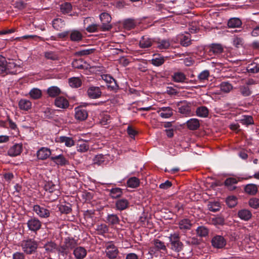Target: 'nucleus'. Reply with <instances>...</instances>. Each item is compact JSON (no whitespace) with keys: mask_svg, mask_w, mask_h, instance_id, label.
I'll use <instances>...</instances> for the list:
<instances>
[{"mask_svg":"<svg viewBox=\"0 0 259 259\" xmlns=\"http://www.w3.org/2000/svg\"><path fill=\"white\" fill-rule=\"evenodd\" d=\"M105 161L104 156L102 154L97 155L93 159V164L100 165Z\"/></svg>","mask_w":259,"mask_h":259,"instance_id":"obj_56","label":"nucleus"},{"mask_svg":"<svg viewBox=\"0 0 259 259\" xmlns=\"http://www.w3.org/2000/svg\"><path fill=\"white\" fill-rule=\"evenodd\" d=\"M168 239L170 244V248L172 250L179 252L182 250L183 244L180 240L179 233L175 232L173 234H170Z\"/></svg>","mask_w":259,"mask_h":259,"instance_id":"obj_4","label":"nucleus"},{"mask_svg":"<svg viewBox=\"0 0 259 259\" xmlns=\"http://www.w3.org/2000/svg\"><path fill=\"white\" fill-rule=\"evenodd\" d=\"M47 93L49 96L51 97H55L61 93V91L58 87L53 86L48 89Z\"/></svg>","mask_w":259,"mask_h":259,"instance_id":"obj_45","label":"nucleus"},{"mask_svg":"<svg viewBox=\"0 0 259 259\" xmlns=\"http://www.w3.org/2000/svg\"><path fill=\"white\" fill-rule=\"evenodd\" d=\"M21 66L14 61L8 62L6 58L0 56V75L5 76L9 74H17L21 71Z\"/></svg>","mask_w":259,"mask_h":259,"instance_id":"obj_1","label":"nucleus"},{"mask_svg":"<svg viewBox=\"0 0 259 259\" xmlns=\"http://www.w3.org/2000/svg\"><path fill=\"white\" fill-rule=\"evenodd\" d=\"M37 157L40 160H45L50 157L52 154L51 150L47 147L40 148L36 153Z\"/></svg>","mask_w":259,"mask_h":259,"instance_id":"obj_14","label":"nucleus"},{"mask_svg":"<svg viewBox=\"0 0 259 259\" xmlns=\"http://www.w3.org/2000/svg\"><path fill=\"white\" fill-rule=\"evenodd\" d=\"M57 142L64 144L67 147H71L75 145V141L72 137L60 136L57 138Z\"/></svg>","mask_w":259,"mask_h":259,"instance_id":"obj_17","label":"nucleus"},{"mask_svg":"<svg viewBox=\"0 0 259 259\" xmlns=\"http://www.w3.org/2000/svg\"><path fill=\"white\" fill-rule=\"evenodd\" d=\"M156 42V40L147 35L141 37L139 42V47L141 49H148L151 48Z\"/></svg>","mask_w":259,"mask_h":259,"instance_id":"obj_8","label":"nucleus"},{"mask_svg":"<svg viewBox=\"0 0 259 259\" xmlns=\"http://www.w3.org/2000/svg\"><path fill=\"white\" fill-rule=\"evenodd\" d=\"M115 205L117 210H123L127 208L129 202L126 199H120L116 201Z\"/></svg>","mask_w":259,"mask_h":259,"instance_id":"obj_30","label":"nucleus"},{"mask_svg":"<svg viewBox=\"0 0 259 259\" xmlns=\"http://www.w3.org/2000/svg\"><path fill=\"white\" fill-rule=\"evenodd\" d=\"M187 127L192 131L196 130L200 126L199 120L196 118H191L186 122Z\"/></svg>","mask_w":259,"mask_h":259,"instance_id":"obj_28","label":"nucleus"},{"mask_svg":"<svg viewBox=\"0 0 259 259\" xmlns=\"http://www.w3.org/2000/svg\"><path fill=\"white\" fill-rule=\"evenodd\" d=\"M50 159L58 166H62L69 164L68 160L62 154L58 155L52 154L50 157Z\"/></svg>","mask_w":259,"mask_h":259,"instance_id":"obj_11","label":"nucleus"},{"mask_svg":"<svg viewBox=\"0 0 259 259\" xmlns=\"http://www.w3.org/2000/svg\"><path fill=\"white\" fill-rule=\"evenodd\" d=\"M244 191L248 195H255L258 191V188L255 184H248L244 186Z\"/></svg>","mask_w":259,"mask_h":259,"instance_id":"obj_25","label":"nucleus"},{"mask_svg":"<svg viewBox=\"0 0 259 259\" xmlns=\"http://www.w3.org/2000/svg\"><path fill=\"white\" fill-rule=\"evenodd\" d=\"M246 70L249 73H256L259 72V66L256 63H251L247 66Z\"/></svg>","mask_w":259,"mask_h":259,"instance_id":"obj_55","label":"nucleus"},{"mask_svg":"<svg viewBox=\"0 0 259 259\" xmlns=\"http://www.w3.org/2000/svg\"><path fill=\"white\" fill-rule=\"evenodd\" d=\"M102 79L109 84L108 87L112 89H115L118 88V85L115 80L110 75L103 74L101 75Z\"/></svg>","mask_w":259,"mask_h":259,"instance_id":"obj_22","label":"nucleus"},{"mask_svg":"<svg viewBox=\"0 0 259 259\" xmlns=\"http://www.w3.org/2000/svg\"><path fill=\"white\" fill-rule=\"evenodd\" d=\"M45 250L48 253L54 252L56 250L58 251L57 244L53 241H49L44 245Z\"/></svg>","mask_w":259,"mask_h":259,"instance_id":"obj_34","label":"nucleus"},{"mask_svg":"<svg viewBox=\"0 0 259 259\" xmlns=\"http://www.w3.org/2000/svg\"><path fill=\"white\" fill-rule=\"evenodd\" d=\"M126 183L128 187L136 188L140 185V180L135 177H131L128 179Z\"/></svg>","mask_w":259,"mask_h":259,"instance_id":"obj_39","label":"nucleus"},{"mask_svg":"<svg viewBox=\"0 0 259 259\" xmlns=\"http://www.w3.org/2000/svg\"><path fill=\"white\" fill-rule=\"evenodd\" d=\"M69 36L72 41L78 42L82 39L83 34L81 31L73 29L69 31Z\"/></svg>","mask_w":259,"mask_h":259,"instance_id":"obj_21","label":"nucleus"},{"mask_svg":"<svg viewBox=\"0 0 259 259\" xmlns=\"http://www.w3.org/2000/svg\"><path fill=\"white\" fill-rule=\"evenodd\" d=\"M88 114L86 110L80 107L75 108V117L78 120H84L88 117Z\"/></svg>","mask_w":259,"mask_h":259,"instance_id":"obj_19","label":"nucleus"},{"mask_svg":"<svg viewBox=\"0 0 259 259\" xmlns=\"http://www.w3.org/2000/svg\"><path fill=\"white\" fill-rule=\"evenodd\" d=\"M122 194V189L119 188H112L110 191V195L113 198H117Z\"/></svg>","mask_w":259,"mask_h":259,"instance_id":"obj_52","label":"nucleus"},{"mask_svg":"<svg viewBox=\"0 0 259 259\" xmlns=\"http://www.w3.org/2000/svg\"><path fill=\"white\" fill-rule=\"evenodd\" d=\"M55 104L59 108L65 109L69 106V102L64 97H58L55 99Z\"/></svg>","mask_w":259,"mask_h":259,"instance_id":"obj_24","label":"nucleus"},{"mask_svg":"<svg viewBox=\"0 0 259 259\" xmlns=\"http://www.w3.org/2000/svg\"><path fill=\"white\" fill-rule=\"evenodd\" d=\"M211 243L214 247L222 248L225 246L226 242L223 236L218 235L213 237L211 240Z\"/></svg>","mask_w":259,"mask_h":259,"instance_id":"obj_15","label":"nucleus"},{"mask_svg":"<svg viewBox=\"0 0 259 259\" xmlns=\"http://www.w3.org/2000/svg\"><path fill=\"white\" fill-rule=\"evenodd\" d=\"M196 231L198 236L201 237H206L208 234V230L204 226L198 227Z\"/></svg>","mask_w":259,"mask_h":259,"instance_id":"obj_49","label":"nucleus"},{"mask_svg":"<svg viewBox=\"0 0 259 259\" xmlns=\"http://www.w3.org/2000/svg\"><path fill=\"white\" fill-rule=\"evenodd\" d=\"M87 250L81 246L76 247L74 249L73 254L76 259H83L87 255Z\"/></svg>","mask_w":259,"mask_h":259,"instance_id":"obj_20","label":"nucleus"},{"mask_svg":"<svg viewBox=\"0 0 259 259\" xmlns=\"http://www.w3.org/2000/svg\"><path fill=\"white\" fill-rule=\"evenodd\" d=\"M240 122L242 124L249 125L254 124L253 119L252 116L249 115L242 116L240 119Z\"/></svg>","mask_w":259,"mask_h":259,"instance_id":"obj_48","label":"nucleus"},{"mask_svg":"<svg viewBox=\"0 0 259 259\" xmlns=\"http://www.w3.org/2000/svg\"><path fill=\"white\" fill-rule=\"evenodd\" d=\"M78 244V240L72 237H66L63 244L58 247V251L62 254H67L70 250L74 249Z\"/></svg>","mask_w":259,"mask_h":259,"instance_id":"obj_2","label":"nucleus"},{"mask_svg":"<svg viewBox=\"0 0 259 259\" xmlns=\"http://www.w3.org/2000/svg\"><path fill=\"white\" fill-rule=\"evenodd\" d=\"M209 75L210 72L209 70H203L198 75V79L200 82H204L205 80H208Z\"/></svg>","mask_w":259,"mask_h":259,"instance_id":"obj_50","label":"nucleus"},{"mask_svg":"<svg viewBox=\"0 0 259 259\" xmlns=\"http://www.w3.org/2000/svg\"><path fill=\"white\" fill-rule=\"evenodd\" d=\"M248 205L254 209H257L259 208V198L256 197L250 198L248 201Z\"/></svg>","mask_w":259,"mask_h":259,"instance_id":"obj_59","label":"nucleus"},{"mask_svg":"<svg viewBox=\"0 0 259 259\" xmlns=\"http://www.w3.org/2000/svg\"><path fill=\"white\" fill-rule=\"evenodd\" d=\"M89 97L91 99H97L101 97L102 92L99 87L92 86L87 91Z\"/></svg>","mask_w":259,"mask_h":259,"instance_id":"obj_16","label":"nucleus"},{"mask_svg":"<svg viewBox=\"0 0 259 259\" xmlns=\"http://www.w3.org/2000/svg\"><path fill=\"white\" fill-rule=\"evenodd\" d=\"M153 244L154 246L158 250H166V246L164 244V243L158 239H155L153 241Z\"/></svg>","mask_w":259,"mask_h":259,"instance_id":"obj_54","label":"nucleus"},{"mask_svg":"<svg viewBox=\"0 0 259 259\" xmlns=\"http://www.w3.org/2000/svg\"><path fill=\"white\" fill-rule=\"evenodd\" d=\"M173 81L176 82H184L187 79L186 75L182 72H176L172 75Z\"/></svg>","mask_w":259,"mask_h":259,"instance_id":"obj_29","label":"nucleus"},{"mask_svg":"<svg viewBox=\"0 0 259 259\" xmlns=\"http://www.w3.org/2000/svg\"><path fill=\"white\" fill-rule=\"evenodd\" d=\"M65 25V23L64 21L61 18L55 19L53 21V26L57 30H60L62 28L64 27Z\"/></svg>","mask_w":259,"mask_h":259,"instance_id":"obj_40","label":"nucleus"},{"mask_svg":"<svg viewBox=\"0 0 259 259\" xmlns=\"http://www.w3.org/2000/svg\"><path fill=\"white\" fill-rule=\"evenodd\" d=\"M27 225L29 230L33 232H36L41 227V222L36 218L29 219L27 223Z\"/></svg>","mask_w":259,"mask_h":259,"instance_id":"obj_10","label":"nucleus"},{"mask_svg":"<svg viewBox=\"0 0 259 259\" xmlns=\"http://www.w3.org/2000/svg\"><path fill=\"white\" fill-rule=\"evenodd\" d=\"M22 151V145L16 144L8 150V154L11 156H16L20 154Z\"/></svg>","mask_w":259,"mask_h":259,"instance_id":"obj_23","label":"nucleus"},{"mask_svg":"<svg viewBox=\"0 0 259 259\" xmlns=\"http://www.w3.org/2000/svg\"><path fill=\"white\" fill-rule=\"evenodd\" d=\"M106 256L109 259H115L117 258L119 250L117 247L112 243L110 242L106 245Z\"/></svg>","mask_w":259,"mask_h":259,"instance_id":"obj_6","label":"nucleus"},{"mask_svg":"<svg viewBox=\"0 0 259 259\" xmlns=\"http://www.w3.org/2000/svg\"><path fill=\"white\" fill-rule=\"evenodd\" d=\"M94 52V49H84L76 52V55L79 56H86L93 53Z\"/></svg>","mask_w":259,"mask_h":259,"instance_id":"obj_63","label":"nucleus"},{"mask_svg":"<svg viewBox=\"0 0 259 259\" xmlns=\"http://www.w3.org/2000/svg\"><path fill=\"white\" fill-rule=\"evenodd\" d=\"M95 230L98 234L103 235L108 232L109 228L107 225L101 224L97 225Z\"/></svg>","mask_w":259,"mask_h":259,"instance_id":"obj_44","label":"nucleus"},{"mask_svg":"<svg viewBox=\"0 0 259 259\" xmlns=\"http://www.w3.org/2000/svg\"><path fill=\"white\" fill-rule=\"evenodd\" d=\"M44 189L50 193L58 192V187L52 182H47L44 186Z\"/></svg>","mask_w":259,"mask_h":259,"instance_id":"obj_42","label":"nucleus"},{"mask_svg":"<svg viewBox=\"0 0 259 259\" xmlns=\"http://www.w3.org/2000/svg\"><path fill=\"white\" fill-rule=\"evenodd\" d=\"M18 106L21 110L28 111L31 108V102L25 99H21L18 103Z\"/></svg>","mask_w":259,"mask_h":259,"instance_id":"obj_27","label":"nucleus"},{"mask_svg":"<svg viewBox=\"0 0 259 259\" xmlns=\"http://www.w3.org/2000/svg\"><path fill=\"white\" fill-rule=\"evenodd\" d=\"M242 25L241 20L237 18H233L229 19L228 26L230 28H238Z\"/></svg>","mask_w":259,"mask_h":259,"instance_id":"obj_37","label":"nucleus"},{"mask_svg":"<svg viewBox=\"0 0 259 259\" xmlns=\"http://www.w3.org/2000/svg\"><path fill=\"white\" fill-rule=\"evenodd\" d=\"M238 216L241 220L248 221L251 218L252 213L250 210L243 209L238 211Z\"/></svg>","mask_w":259,"mask_h":259,"instance_id":"obj_26","label":"nucleus"},{"mask_svg":"<svg viewBox=\"0 0 259 259\" xmlns=\"http://www.w3.org/2000/svg\"><path fill=\"white\" fill-rule=\"evenodd\" d=\"M208 208L210 211L217 212L220 209L221 206L218 202H209L208 204Z\"/></svg>","mask_w":259,"mask_h":259,"instance_id":"obj_58","label":"nucleus"},{"mask_svg":"<svg viewBox=\"0 0 259 259\" xmlns=\"http://www.w3.org/2000/svg\"><path fill=\"white\" fill-rule=\"evenodd\" d=\"M178 225L181 230L183 232H186L191 229L192 224L189 219H183L179 222Z\"/></svg>","mask_w":259,"mask_h":259,"instance_id":"obj_18","label":"nucleus"},{"mask_svg":"<svg viewBox=\"0 0 259 259\" xmlns=\"http://www.w3.org/2000/svg\"><path fill=\"white\" fill-rule=\"evenodd\" d=\"M30 98L34 100L40 99L42 96L41 91L37 88H33L29 92Z\"/></svg>","mask_w":259,"mask_h":259,"instance_id":"obj_35","label":"nucleus"},{"mask_svg":"<svg viewBox=\"0 0 259 259\" xmlns=\"http://www.w3.org/2000/svg\"><path fill=\"white\" fill-rule=\"evenodd\" d=\"M224 51L222 46L218 44H212L207 46L205 49L206 55L211 58L221 54Z\"/></svg>","mask_w":259,"mask_h":259,"instance_id":"obj_5","label":"nucleus"},{"mask_svg":"<svg viewBox=\"0 0 259 259\" xmlns=\"http://www.w3.org/2000/svg\"><path fill=\"white\" fill-rule=\"evenodd\" d=\"M100 20L102 22L101 29L103 31L109 30L111 28V25L110 22L111 21L110 15L107 13H102L100 16Z\"/></svg>","mask_w":259,"mask_h":259,"instance_id":"obj_7","label":"nucleus"},{"mask_svg":"<svg viewBox=\"0 0 259 259\" xmlns=\"http://www.w3.org/2000/svg\"><path fill=\"white\" fill-rule=\"evenodd\" d=\"M136 25L135 20L132 19H127L125 20L123 22L124 27L127 29L131 30L134 28Z\"/></svg>","mask_w":259,"mask_h":259,"instance_id":"obj_51","label":"nucleus"},{"mask_svg":"<svg viewBox=\"0 0 259 259\" xmlns=\"http://www.w3.org/2000/svg\"><path fill=\"white\" fill-rule=\"evenodd\" d=\"M69 84L72 88H77L81 86V80L79 77H73L69 79Z\"/></svg>","mask_w":259,"mask_h":259,"instance_id":"obj_43","label":"nucleus"},{"mask_svg":"<svg viewBox=\"0 0 259 259\" xmlns=\"http://www.w3.org/2000/svg\"><path fill=\"white\" fill-rule=\"evenodd\" d=\"M180 44L184 47H188L191 43L190 35L188 33L187 34H182L180 36Z\"/></svg>","mask_w":259,"mask_h":259,"instance_id":"obj_36","label":"nucleus"},{"mask_svg":"<svg viewBox=\"0 0 259 259\" xmlns=\"http://www.w3.org/2000/svg\"><path fill=\"white\" fill-rule=\"evenodd\" d=\"M226 203L230 207H234L237 203V198L234 196H230L226 198Z\"/></svg>","mask_w":259,"mask_h":259,"instance_id":"obj_57","label":"nucleus"},{"mask_svg":"<svg viewBox=\"0 0 259 259\" xmlns=\"http://www.w3.org/2000/svg\"><path fill=\"white\" fill-rule=\"evenodd\" d=\"M20 246L24 253L27 254H31L36 251L38 244L37 242L33 239H29L22 241Z\"/></svg>","mask_w":259,"mask_h":259,"instance_id":"obj_3","label":"nucleus"},{"mask_svg":"<svg viewBox=\"0 0 259 259\" xmlns=\"http://www.w3.org/2000/svg\"><path fill=\"white\" fill-rule=\"evenodd\" d=\"M238 183V181L234 178H227L225 181V185L230 191L234 190L236 187L234 186Z\"/></svg>","mask_w":259,"mask_h":259,"instance_id":"obj_32","label":"nucleus"},{"mask_svg":"<svg viewBox=\"0 0 259 259\" xmlns=\"http://www.w3.org/2000/svg\"><path fill=\"white\" fill-rule=\"evenodd\" d=\"M99 29H101V26L97 24H93L88 26L86 30L89 32H95L98 31Z\"/></svg>","mask_w":259,"mask_h":259,"instance_id":"obj_64","label":"nucleus"},{"mask_svg":"<svg viewBox=\"0 0 259 259\" xmlns=\"http://www.w3.org/2000/svg\"><path fill=\"white\" fill-rule=\"evenodd\" d=\"M196 115L201 117H206L208 115V109L205 106H200L197 108Z\"/></svg>","mask_w":259,"mask_h":259,"instance_id":"obj_41","label":"nucleus"},{"mask_svg":"<svg viewBox=\"0 0 259 259\" xmlns=\"http://www.w3.org/2000/svg\"><path fill=\"white\" fill-rule=\"evenodd\" d=\"M72 6L70 3L65 2L60 5L61 12L63 14H67L71 12Z\"/></svg>","mask_w":259,"mask_h":259,"instance_id":"obj_53","label":"nucleus"},{"mask_svg":"<svg viewBox=\"0 0 259 259\" xmlns=\"http://www.w3.org/2000/svg\"><path fill=\"white\" fill-rule=\"evenodd\" d=\"M174 110L170 107H162L158 109L157 113L162 118H169L174 114Z\"/></svg>","mask_w":259,"mask_h":259,"instance_id":"obj_13","label":"nucleus"},{"mask_svg":"<svg viewBox=\"0 0 259 259\" xmlns=\"http://www.w3.org/2000/svg\"><path fill=\"white\" fill-rule=\"evenodd\" d=\"M177 106L179 107V112L186 116L189 115L191 113V106L190 104L185 101L178 102Z\"/></svg>","mask_w":259,"mask_h":259,"instance_id":"obj_12","label":"nucleus"},{"mask_svg":"<svg viewBox=\"0 0 259 259\" xmlns=\"http://www.w3.org/2000/svg\"><path fill=\"white\" fill-rule=\"evenodd\" d=\"M220 90L221 91L225 93L230 92L233 89L232 85L228 82H222L220 85Z\"/></svg>","mask_w":259,"mask_h":259,"instance_id":"obj_47","label":"nucleus"},{"mask_svg":"<svg viewBox=\"0 0 259 259\" xmlns=\"http://www.w3.org/2000/svg\"><path fill=\"white\" fill-rule=\"evenodd\" d=\"M107 223L110 225H116L119 223L120 219L117 214H109L106 218Z\"/></svg>","mask_w":259,"mask_h":259,"instance_id":"obj_31","label":"nucleus"},{"mask_svg":"<svg viewBox=\"0 0 259 259\" xmlns=\"http://www.w3.org/2000/svg\"><path fill=\"white\" fill-rule=\"evenodd\" d=\"M164 58L159 55H154V58L151 60V63L155 66H161L164 63Z\"/></svg>","mask_w":259,"mask_h":259,"instance_id":"obj_38","label":"nucleus"},{"mask_svg":"<svg viewBox=\"0 0 259 259\" xmlns=\"http://www.w3.org/2000/svg\"><path fill=\"white\" fill-rule=\"evenodd\" d=\"M155 43H156L157 48L160 50L167 49L170 46V42L168 40H159L156 41Z\"/></svg>","mask_w":259,"mask_h":259,"instance_id":"obj_46","label":"nucleus"},{"mask_svg":"<svg viewBox=\"0 0 259 259\" xmlns=\"http://www.w3.org/2000/svg\"><path fill=\"white\" fill-rule=\"evenodd\" d=\"M58 208L61 213L68 214L71 211V208L70 206L65 204L59 205Z\"/></svg>","mask_w":259,"mask_h":259,"instance_id":"obj_61","label":"nucleus"},{"mask_svg":"<svg viewBox=\"0 0 259 259\" xmlns=\"http://www.w3.org/2000/svg\"><path fill=\"white\" fill-rule=\"evenodd\" d=\"M239 91L243 96H248L251 94L250 88L247 85L241 86L239 88Z\"/></svg>","mask_w":259,"mask_h":259,"instance_id":"obj_60","label":"nucleus"},{"mask_svg":"<svg viewBox=\"0 0 259 259\" xmlns=\"http://www.w3.org/2000/svg\"><path fill=\"white\" fill-rule=\"evenodd\" d=\"M45 57L51 60L55 61L58 60V56L57 54L53 52H47L45 53Z\"/></svg>","mask_w":259,"mask_h":259,"instance_id":"obj_62","label":"nucleus"},{"mask_svg":"<svg viewBox=\"0 0 259 259\" xmlns=\"http://www.w3.org/2000/svg\"><path fill=\"white\" fill-rule=\"evenodd\" d=\"M89 149V145L85 141L80 140L77 145V151L80 152H85Z\"/></svg>","mask_w":259,"mask_h":259,"instance_id":"obj_33","label":"nucleus"},{"mask_svg":"<svg viewBox=\"0 0 259 259\" xmlns=\"http://www.w3.org/2000/svg\"><path fill=\"white\" fill-rule=\"evenodd\" d=\"M33 210L41 218H47L50 215V210L45 207L39 205H34Z\"/></svg>","mask_w":259,"mask_h":259,"instance_id":"obj_9","label":"nucleus"}]
</instances>
